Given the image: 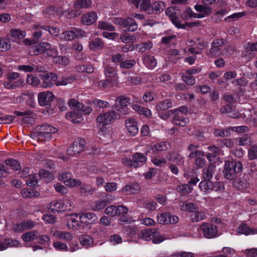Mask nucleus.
Wrapping results in <instances>:
<instances>
[{
    "instance_id": "20e7f679",
    "label": "nucleus",
    "mask_w": 257,
    "mask_h": 257,
    "mask_svg": "<svg viewBox=\"0 0 257 257\" xmlns=\"http://www.w3.org/2000/svg\"><path fill=\"white\" fill-rule=\"evenodd\" d=\"M47 208L53 212L70 211L73 208V202L68 199L63 200H54L50 203Z\"/></svg>"
},
{
    "instance_id": "09e8293b",
    "label": "nucleus",
    "mask_w": 257,
    "mask_h": 257,
    "mask_svg": "<svg viewBox=\"0 0 257 257\" xmlns=\"http://www.w3.org/2000/svg\"><path fill=\"white\" fill-rule=\"evenodd\" d=\"M37 231H31L23 234L22 236L23 239L25 241H30L34 240L37 238Z\"/></svg>"
},
{
    "instance_id": "864d4df0",
    "label": "nucleus",
    "mask_w": 257,
    "mask_h": 257,
    "mask_svg": "<svg viewBox=\"0 0 257 257\" xmlns=\"http://www.w3.org/2000/svg\"><path fill=\"white\" fill-rule=\"evenodd\" d=\"M151 6L150 0H142L140 9L141 11H144L147 12L148 14H150Z\"/></svg>"
},
{
    "instance_id": "8fccbe9b",
    "label": "nucleus",
    "mask_w": 257,
    "mask_h": 257,
    "mask_svg": "<svg viewBox=\"0 0 257 257\" xmlns=\"http://www.w3.org/2000/svg\"><path fill=\"white\" fill-rule=\"evenodd\" d=\"M75 7L76 9L87 8L90 7L91 2L90 0H76Z\"/></svg>"
},
{
    "instance_id": "6e6d98bb",
    "label": "nucleus",
    "mask_w": 257,
    "mask_h": 257,
    "mask_svg": "<svg viewBox=\"0 0 257 257\" xmlns=\"http://www.w3.org/2000/svg\"><path fill=\"white\" fill-rule=\"evenodd\" d=\"M11 34L12 37L18 39H22L25 37L26 32L19 29L11 30Z\"/></svg>"
},
{
    "instance_id": "603ef678",
    "label": "nucleus",
    "mask_w": 257,
    "mask_h": 257,
    "mask_svg": "<svg viewBox=\"0 0 257 257\" xmlns=\"http://www.w3.org/2000/svg\"><path fill=\"white\" fill-rule=\"evenodd\" d=\"M7 165L10 166L12 169L15 170H19L21 168V165L16 160L7 159L5 161Z\"/></svg>"
},
{
    "instance_id": "3c124183",
    "label": "nucleus",
    "mask_w": 257,
    "mask_h": 257,
    "mask_svg": "<svg viewBox=\"0 0 257 257\" xmlns=\"http://www.w3.org/2000/svg\"><path fill=\"white\" fill-rule=\"evenodd\" d=\"M116 84V81L112 79H105L99 82L98 85L100 87L105 88L107 87H112Z\"/></svg>"
},
{
    "instance_id": "f3484780",
    "label": "nucleus",
    "mask_w": 257,
    "mask_h": 257,
    "mask_svg": "<svg viewBox=\"0 0 257 257\" xmlns=\"http://www.w3.org/2000/svg\"><path fill=\"white\" fill-rule=\"evenodd\" d=\"M166 14L168 16L172 23L178 28L185 29V26L180 22L179 18L175 13V9L173 7L168 8L166 10Z\"/></svg>"
},
{
    "instance_id": "0e129e2a",
    "label": "nucleus",
    "mask_w": 257,
    "mask_h": 257,
    "mask_svg": "<svg viewBox=\"0 0 257 257\" xmlns=\"http://www.w3.org/2000/svg\"><path fill=\"white\" fill-rule=\"evenodd\" d=\"M182 79L188 85H193L195 83V79L193 76L184 73Z\"/></svg>"
},
{
    "instance_id": "f03ea898",
    "label": "nucleus",
    "mask_w": 257,
    "mask_h": 257,
    "mask_svg": "<svg viewBox=\"0 0 257 257\" xmlns=\"http://www.w3.org/2000/svg\"><path fill=\"white\" fill-rule=\"evenodd\" d=\"M147 158L143 154L136 153L131 158H123L121 160L123 164L131 168H138L142 166L146 162Z\"/></svg>"
},
{
    "instance_id": "a19ab883",
    "label": "nucleus",
    "mask_w": 257,
    "mask_h": 257,
    "mask_svg": "<svg viewBox=\"0 0 257 257\" xmlns=\"http://www.w3.org/2000/svg\"><path fill=\"white\" fill-rule=\"evenodd\" d=\"M198 208V207L196 205L191 202L184 203L180 206L181 210L185 211H188L190 212L191 214L193 213Z\"/></svg>"
},
{
    "instance_id": "c9c22d12",
    "label": "nucleus",
    "mask_w": 257,
    "mask_h": 257,
    "mask_svg": "<svg viewBox=\"0 0 257 257\" xmlns=\"http://www.w3.org/2000/svg\"><path fill=\"white\" fill-rule=\"evenodd\" d=\"M44 45L46 46L44 56L55 58L58 55L57 50L52 47L51 45L48 43H47V44Z\"/></svg>"
},
{
    "instance_id": "f704fd0d",
    "label": "nucleus",
    "mask_w": 257,
    "mask_h": 257,
    "mask_svg": "<svg viewBox=\"0 0 257 257\" xmlns=\"http://www.w3.org/2000/svg\"><path fill=\"white\" fill-rule=\"evenodd\" d=\"M214 171V167L210 165L205 168L203 170L202 176L204 180H210L213 176V173Z\"/></svg>"
},
{
    "instance_id": "423d86ee",
    "label": "nucleus",
    "mask_w": 257,
    "mask_h": 257,
    "mask_svg": "<svg viewBox=\"0 0 257 257\" xmlns=\"http://www.w3.org/2000/svg\"><path fill=\"white\" fill-rule=\"evenodd\" d=\"M7 78L9 80L4 83V86L7 88L15 89L25 84V80L22 78L17 72L8 73L7 75Z\"/></svg>"
},
{
    "instance_id": "39448f33",
    "label": "nucleus",
    "mask_w": 257,
    "mask_h": 257,
    "mask_svg": "<svg viewBox=\"0 0 257 257\" xmlns=\"http://www.w3.org/2000/svg\"><path fill=\"white\" fill-rule=\"evenodd\" d=\"M242 164L240 162H226L224 165V176L228 179L232 180L242 170Z\"/></svg>"
},
{
    "instance_id": "9b49d317",
    "label": "nucleus",
    "mask_w": 257,
    "mask_h": 257,
    "mask_svg": "<svg viewBox=\"0 0 257 257\" xmlns=\"http://www.w3.org/2000/svg\"><path fill=\"white\" fill-rule=\"evenodd\" d=\"M68 104L71 108L77 110L79 113L87 114L90 113L92 110L91 107L89 106H85L75 99H72L69 100Z\"/></svg>"
},
{
    "instance_id": "b1692460",
    "label": "nucleus",
    "mask_w": 257,
    "mask_h": 257,
    "mask_svg": "<svg viewBox=\"0 0 257 257\" xmlns=\"http://www.w3.org/2000/svg\"><path fill=\"white\" fill-rule=\"evenodd\" d=\"M123 27L125 32H134L138 29V25L135 19L128 17L124 19Z\"/></svg>"
},
{
    "instance_id": "2f4dec72",
    "label": "nucleus",
    "mask_w": 257,
    "mask_h": 257,
    "mask_svg": "<svg viewBox=\"0 0 257 257\" xmlns=\"http://www.w3.org/2000/svg\"><path fill=\"white\" fill-rule=\"evenodd\" d=\"M106 206L105 201L103 199H99L92 202L90 207L92 210L99 211L103 209Z\"/></svg>"
},
{
    "instance_id": "a18cd8bd",
    "label": "nucleus",
    "mask_w": 257,
    "mask_h": 257,
    "mask_svg": "<svg viewBox=\"0 0 257 257\" xmlns=\"http://www.w3.org/2000/svg\"><path fill=\"white\" fill-rule=\"evenodd\" d=\"M75 78L73 76H69L63 77L61 80L56 81V86L67 85L71 84L75 80Z\"/></svg>"
},
{
    "instance_id": "a211bd4d",
    "label": "nucleus",
    "mask_w": 257,
    "mask_h": 257,
    "mask_svg": "<svg viewBox=\"0 0 257 257\" xmlns=\"http://www.w3.org/2000/svg\"><path fill=\"white\" fill-rule=\"evenodd\" d=\"M80 214L79 220L81 223L93 224L98 220L97 216L94 213L82 212Z\"/></svg>"
},
{
    "instance_id": "c756f323",
    "label": "nucleus",
    "mask_w": 257,
    "mask_h": 257,
    "mask_svg": "<svg viewBox=\"0 0 257 257\" xmlns=\"http://www.w3.org/2000/svg\"><path fill=\"white\" fill-rule=\"evenodd\" d=\"M80 213H74L70 215L68 219V223L72 224V228L74 229L80 226L79 220Z\"/></svg>"
},
{
    "instance_id": "de8ad7c7",
    "label": "nucleus",
    "mask_w": 257,
    "mask_h": 257,
    "mask_svg": "<svg viewBox=\"0 0 257 257\" xmlns=\"http://www.w3.org/2000/svg\"><path fill=\"white\" fill-rule=\"evenodd\" d=\"M104 73L106 77L108 78H114L117 76V72L115 68L106 66L104 69Z\"/></svg>"
},
{
    "instance_id": "412c9836",
    "label": "nucleus",
    "mask_w": 257,
    "mask_h": 257,
    "mask_svg": "<svg viewBox=\"0 0 257 257\" xmlns=\"http://www.w3.org/2000/svg\"><path fill=\"white\" fill-rule=\"evenodd\" d=\"M97 16L96 13L90 12L82 15L81 23L84 25L89 26L94 23L97 20Z\"/></svg>"
},
{
    "instance_id": "f8f14e48",
    "label": "nucleus",
    "mask_w": 257,
    "mask_h": 257,
    "mask_svg": "<svg viewBox=\"0 0 257 257\" xmlns=\"http://www.w3.org/2000/svg\"><path fill=\"white\" fill-rule=\"evenodd\" d=\"M157 221L162 224H175L179 221V217L170 213H162L157 216Z\"/></svg>"
},
{
    "instance_id": "473e14b6",
    "label": "nucleus",
    "mask_w": 257,
    "mask_h": 257,
    "mask_svg": "<svg viewBox=\"0 0 257 257\" xmlns=\"http://www.w3.org/2000/svg\"><path fill=\"white\" fill-rule=\"evenodd\" d=\"M212 182L210 180H203L199 184L201 191L204 194H207L212 191Z\"/></svg>"
},
{
    "instance_id": "bb28decb",
    "label": "nucleus",
    "mask_w": 257,
    "mask_h": 257,
    "mask_svg": "<svg viewBox=\"0 0 257 257\" xmlns=\"http://www.w3.org/2000/svg\"><path fill=\"white\" fill-rule=\"evenodd\" d=\"M44 44H47V43L42 42L38 45L32 46L30 48V53L33 55H38L40 54H43L44 55L46 47Z\"/></svg>"
},
{
    "instance_id": "e2e57ef3",
    "label": "nucleus",
    "mask_w": 257,
    "mask_h": 257,
    "mask_svg": "<svg viewBox=\"0 0 257 257\" xmlns=\"http://www.w3.org/2000/svg\"><path fill=\"white\" fill-rule=\"evenodd\" d=\"M248 156L250 160H253L257 158V145H254L250 147L248 151Z\"/></svg>"
},
{
    "instance_id": "2eb2a0df",
    "label": "nucleus",
    "mask_w": 257,
    "mask_h": 257,
    "mask_svg": "<svg viewBox=\"0 0 257 257\" xmlns=\"http://www.w3.org/2000/svg\"><path fill=\"white\" fill-rule=\"evenodd\" d=\"M85 32L77 28H73L72 30L66 31L62 33L64 35V39L66 41L74 40L76 37L84 36Z\"/></svg>"
},
{
    "instance_id": "bf43d9fd",
    "label": "nucleus",
    "mask_w": 257,
    "mask_h": 257,
    "mask_svg": "<svg viewBox=\"0 0 257 257\" xmlns=\"http://www.w3.org/2000/svg\"><path fill=\"white\" fill-rule=\"evenodd\" d=\"M168 148L167 144L165 142H161L154 145L152 147V151L155 152L156 151H161L167 150Z\"/></svg>"
},
{
    "instance_id": "e433bc0d",
    "label": "nucleus",
    "mask_w": 257,
    "mask_h": 257,
    "mask_svg": "<svg viewBox=\"0 0 257 257\" xmlns=\"http://www.w3.org/2000/svg\"><path fill=\"white\" fill-rule=\"evenodd\" d=\"M230 127L225 129L215 128L213 131V134L216 137H226L230 136Z\"/></svg>"
},
{
    "instance_id": "cd10ccee",
    "label": "nucleus",
    "mask_w": 257,
    "mask_h": 257,
    "mask_svg": "<svg viewBox=\"0 0 257 257\" xmlns=\"http://www.w3.org/2000/svg\"><path fill=\"white\" fill-rule=\"evenodd\" d=\"M206 214L204 211L199 210L198 208L193 213L190 214L191 220L193 222H199L204 219Z\"/></svg>"
},
{
    "instance_id": "6e6552de",
    "label": "nucleus",
    "mask_w": 257,
    "mask_h": 257,
    "mask_svg": "<svg viewBox=\"0 0 257 257\" xmlns=\"http://www.w3.org/2000/svg\"><path fill=\"white\" fill-rule=\"evenodd\" d=\"M117 114L114 110H110L99 114L96 118L97 122L102 126L112 123L117 118Z\"/></svg>"
},
{
    "instance_id": "5701e85b",
    "label": "nucleus",
    "mask_w": 257,
    "mask_h": 257,
    "mask_svg": "<svg viewBox=\"0 0 257 257\" xmlns=\"http://www.w3.org/2000/svg\"><path fill=\"white\" fill-rule=\"evenodd\" d=\"M255 234H257V229L250 228L244 223L241 224L236 229V234L248 235Z\"/></svg>"
},
{
    "instance_id": "13d9d810",
    "label": "nucleus",
    "mask_w": 257,
    "mask_h": 257,
    "mask_svg": "<svg viewBox=\"0 0 257 257\" xmlns=\"http://www.w3.org/2000/svg\"><path fill=\"white\" fill-rule=\"evenodd\" d=\"M98 28L101 30L112 31L114 30V27L108 23L105 22H100L98 24Z\"/></svg>"
},
{
    "instance_id": "37998d69",
    "label": "nucleus",
    "mask_w": 257,
    "mask_h": 257,
    "mask_svg": "<svg viewBox=\"0 0 257 257\" xmlns=\"http://www.w3.org/2000/svg\"><path fill=\"white\" fill-rule=\"evenodd\" d=\"M26 184L30 187L35 186L38 182V178L36 174H30L26 177L25 180Z\"/></svg>"
},
{
    "instance_id": "a878e982",
    "label": "nucleus",
    "mask_w": 257,
    "mask_h": 257,
    "mask_svg": "<svg viewBox=\"0 0 257 257\" xmlns=\"http://www.w3.org/2000/svg\"><path fill=\"white\" fill-rule=\"evenodd\" d=\"M199 148V145L190 144L188 147V150L190 152L189 155L190 158H194L197 157H203L204 156V153L197 149Z\"/></svg>"
},
{
    "instance_id": "69168bd1",
    "label": "nucleus",
    "mask_w": 257,
    "mask_h": 257,
    "mask_svg": "<svg viewBox=\"0 0 257 257\" xmlns=\"http://www.w3.org/2000/svg\"><path fill=\"white\" fill-rule=\"evenodd\" d=\"M238 144L239 146L249 145L251 143V139L247 136H244L238 139Z\"/></svg>"
},
{
    "instance_id": "338daca9",
    "label": "nucleus",
    "mask_w": 257,
    "mask_h": 257,
    "mask_svg": "<svg viewBox=\"0 0 257 257\" xmlns=\"http://www.w3.org/2000/svg\"><path fill=\"white\" fill-rule=\"evenodd\" d=\"M39 175L41 178L46 179L47 180H52L53 175L48 171L45 170H40L39 172Z\"/></svg>"
},
{
    "instance_id": "4468645a",
    "label": "nucleus",
    "mask_w": 257,
    "mask_h": 257,
    "mask_svg": "<svg viewBox=\"0 0 257 257\" xmlns=\"http://www.w3.org/2000/svg\"><path fill=\"white\" fill-rule=\"evenodd\" d=\"M57 75L54 73L50 72L44 74L42 75L43 80L42 87L46 88L53 86L54 83L56 84V81H58L57 80Z\"/></svg>"
},
{
    "instance_id": "c85d7f7f",
    "label": "nucleus",
    "mask_w": 257,
    "mask_h": 257,
    "mask_svg": "<svg viewBox=\"0 0 257 257\" xmlns=\"http://www.w3.org/2000/svg\"><path fill=\"white\" fill-rule=\"evenodd\" d=\"M166 6L164 3L161 1H157L153 3L151 6L150 14H159L163 12Z\"/></svg>"
},
{
    "instance_id": "aec40b11",
    "label": "nucleus",
    "mask_w": 257,
    "mask_h": 257,
    "mask_svg": "<svg viewBox=\"0 0 257 257\" xmlns=\"http://www.w3.org/2000/svg\"><path fill=\"white\" fill-rule=\"evenodd\" d=\"M51 234L56 239H61L65 241L72 240L73 235L69 232L55 229L51 231Z\"/></svg>"
},
{
    "instance_id": "680f3d73",
    "label": "nucleus",
    "mask_w": 257,
    "mask_h": 257,
    "mask_svg": "<svg viewBox=\"0 0 257 257\" xmlns=\"http://www.w3.org/2000/svg\"><path fill=\"white\" fill-rule=\"evenodd\" d=\"M136 63V62L135 60H125L121 62L120 63L119 66L121 68L130 69L132 68Z\"/></svg>"
},
{
    "instance_id": "58836bf2",
    "label": "nucleus",
    "mask_w": 257,
    "mask_h": 257,
    "mask_svg": "<svg viewBox=\"0 0 257 257\" xmlns=\"http://www.w3.org/2000/svg\"><path fill=\"white\" fill-rule=\"evenodd\" d=\"M169 159L173 162L177 163L178 165L183 164L184 161V158L182 157L179 154L177 153H173L169 155Z\"/></svg>"
},
{
    "instance_id": "9d476101",
    "label": "nucleus",
    "mask_w": 257,
    "mask_h": 257,
    "mask_svg": "<svg viewBox=\"0 0 257 257\" xmlns=\"http://www.w3.org/2000/svg\"><path fill=\"white\" fill-rule=\"evenodd\" d=\"M86 142L84 139L77 138L75 140L72 145L67 149L68 155L73 156L81 152L84 148Z\"/></svg>"
},
{
    "instance_id": "0eeeda50",
    "label": "nucleus",
    "mask_w": 257,
    "mask_h": 257,
    "mask_svg": "<svg viewBox=\"0 0 257 257\" xmlns=\"http://www.w3.org/2000/svg\"><path fill=\"white\" fill-rule=\"evenodd\" d=\"M200 229L206 238H213L219 235L217 227L211 223H203L200 226Z\"/></svg>"
},
{
    "instance_id": "7ed1b4c3",
    "label": "nucleus",
    "mask_w": 257,
    "mask_h": 257,
    "mask_svg": "<svg viewBox=\"0 0 257 257\" xmlns=\"http://www.w3.org/2000/svg\"><path fill=\"white\" fill-rule=\"evenodd\" d=\"M138 238L144 240H152L154 243H160L164 240V237L161 235L156 229H144L138 234Z\"/></svg>"
},
{
    "instance_id": "72a5a7b5",
    "label": "nucleus",
    "mask_w": 257,
    "mask_h": 257,
    "mask_svg": "<svg viewBox=\"0 0 257 257\" xmlns=\"http://www.w3.org/2000/svg\"><path fill=\"white\" fill-rule=\"evenodd\" d=\"M18 244V240L7 239L3 242H0V251L4 250L9 247L16 246Z\"/></svg>"
},
{
    "instance_id": "4c0bfd02",
    "label": "nucleus",
    "mask_w": 257,
    "mask_h": 257,
    "mask_svg": "<svg viewBox=\"0 0 257 257\" xmlns=\"http://www.w3.org/2000/svg\"><path fill=\"white\" fill-rule=\"evenodd\" d=\"M21 194L23 198H30L33 197H36L38 195V192L32 189L25 188L21 190Z\"/></svg>"
},
{
    "instance_id": "052dcab7",
    "label": "nucleus",
    "mask_w": 257,
    "mask_h": 257,
    "mask_svg": "<svg viewBox=\"0 0 257 257\" xmlns=\"http://www.w3.org/2000/svg\"><path fill=\"white\" fill-rule=\"evenodd\" d=\"M94 104L97 107L103 108H107L109 106V102L101 100L99 99H95L93 101Z\"/></svg>"
},
{
    "instance_id": "4be33fe9",
    "label": "nucleus",
    "mask_w": 257,
    "mask_h": 257,
    "mask_svg": "<svg viewBox=\"0 0 257 257\" xmlns=\"http://www.w3.org/2000/svg\"><path fill=\"white\" fill-rule=\"evenodd\" d=\"M125 126L130 135L134 136L139 132V128L135 119L129 118L125 120Z\"/></svg>"
},
{
    "instance_id": "ea45409f",
    "label": "nucleus",
    "mask_w": 257,
    "mask_h": 257,
    "mask_svg": "<svg viewBox=\"0 0 257 257\" xmlns=\"http://www.w3.org/2000/svg\"><path fill=\"white\" fill-rule=\"evenodd\" d=\"M173 121L174 123L179 126H185L189 123V120L188 118L180 117L179 115L175 114L173 117Z\"/></svg>"
},
{
    "instance_id": "1a4fd4ad",
    "label": "nucleus",
    "mask_w": 257,
    "mask_h": 257,
    "mask_svg": "<svg viewBox=\"0 0 257 257\" xmlns=\"http://www.w3.org/2000/svg\"><path fill=\"white\" fill-rule=\"evenodd\" d=\"M224 40L217 39L211 43V48L207 52V55L211 57H218L222 54V46L224 45Z\"/></svg>"
},
{
    "instance_id": "393cba45",
    "label": "nucleus",
    "mask_w": 257,
    "mask_h": 257,
    "mask_svg": "<svg viewBox=\"0 0 257 257\" xmlns=\"http://www.w3.org/2000/svg\"><path fill=\"white\" fill-rule=\"evenodd\" d=\"M140 190L141 187L138 183L127 185L122 190V192L126 195L138 193Z\"/></svg>"
},
{
    "instance_id": "6ab92c4d",
    "label": "nucleus",
    "mask_w": 257,
    "mask_h": 257,
    "mask_svg": "<svg viewBox=\"0 0 257 257\" xmlns=\"http://www.w3.org/2000/svg\"><path fill=\"white\" fill-rule=\"evenodd\" d=\"M35 225V223L34 221L28 220L21 222L20 223L14 224L13 229L15 232H21L24 230L32 228Z\"/></svg>"
},
{
    "instance_id": "c03bdc74",
    "label": "nucleus",
    "mask_w": 257,
    "mask_h": 257,
    "mask_svg": "<svg viewBox=\"0 0 257 257\" xmlns=\"http://www.w3.org/2000/svg\"><path fill=\"white\" fill-rule=\"evenodd\" d=\"M172 106V101L169 99H166L160 102L156 107L158 110H164L171 108Z\"/></svg>"
},
{
    "instance_id": "5fc2aeb1",
    "label": "nucleus",
    "mask_w": 257,
    "mask_h": 257,
    "mask_svg": "<svg viewBox=\"0 0 257 257\" xmlns=\"http://www.w3.org/2000/svg\"><path fill=\"white\" fill-rule=\"evenodd\" d=\"M53 246L56 250L59 251H68L69 247L67 245L61 241H56L53 243Z\"/></svg>"
},
{
    "instance_id": "ddd939ff",
    "label": "nucleus",
    "mask_w": 257,
    "mask_h": 257,
    "mask_svg": "<svg viewBox=\"0 0 257 257\" xmlns=\"http://www.w3.org/2000/svg\"><path fill=\"white\" fill-rule=\"evenodd\" d=\"M128 97H117L115 100L114 108L123 114L128 113L127 104L128 103Z\"/></svg>"
},
{
    "instance_id": "49530a36",
    "label": "nucleus",
    "mask_w": 257,
    "mask_h": 257,
    "mask_svg": "<svg viewBox=\"0 0 257 257\" xmlns=\"http://www.w3.org/2000/svg\"><path fill=\"white\" fill-rule=\"evenodd\" d=\"M11 48V44L9 40L0 38V52H5Z\"/></svg>"
},
{
    "instance_id": "4d7b16f0",
    "label": "nucleus",
    "mask_w": 257,
    "mask_h": 257,
    "mask_svg": "<svg viewBox=\"0 0 257 257\" xmlns=\"http://www.w3.org/2000/svg\"><path fill=\"white\" fill-rule=\"evenodd\" d=\"M26 82L27 83L33 86H37L40 83L39 78L33 74L28 75Z\"/></svg>"
},
{
    "instance_id": "774afa93",
    "label": "nucleus",
    "mask_w": 257,
    "mask_h": 257,
    "mask_svg": "<svg viewBox=\"0 0 257 257\" xmlns=\"http://www.w3.org/2000/svg\"><path fill=\"white\" fill-rule=\"evenodd\" d=\"M172 257H194L193 253L186 251H180L174 253Z\"/></svg>"
},
{
    "instance_id": "79ce46f5",
    "label": "nucleus",
    "mask_w": 257,
    "mask_h": 257,
    "mask_svg": "<svg viewBox=\"0 0 257 257\" xmlns=\"http://www.w3.org/2000/svg\"><path fill=\"white\" fill-rule=\"evenodd\" d=\"M103 42L100 38H96L89 43V47L91 50H96L102 48Z\"/></svg>"
},
{
    "instance_id": "7c9ffc66",
    "label": "nucleus",
    "mask_w": 257,
    "mask_h": 257,
    "mask_svg": "<svg viewBox=\"0 0 257 257\" xmlns=\"http://www.w3.org/2000/svg\"><path fill=\"white\" fill-rule=\"evenodd\" d=\"M80 244L85 248H88L93 246L94 240L93 238L89 235H82L79 238Z\"/></svg>"
},
{
    "instance_id": "f257e3e1",
    "label": "nucleus",
    "mask_w": 257,
    "mask_h": 257,
    "mask_svg": "<svg viewBox=\"0 0 257 257\" xmlns=\"http://www.w3.org/2000/svg\"><path fill=\"white\" fill-rule=\"evenodd\" d=\"M58 128L48 124L37 125L33 133V138L38 142H44L52 139V134L57 133Z\"/></svg>"
},
{
    "instance_id": "dca6fc26",
    "label": "nucleus",
    "mask_w": 257,
    "mask_h": 257,
    "mask_svg": "<svg viewBox=\"0 0 257 257\" xmlns=\"http://www.w3.org/2000/svg\"><path fill=\"white\" fill-rule=\"evenodd\" d=\"M59 179L63 181L65 185L70 187L77 186L80 184V182L72 178L70 173H63L59 176Z\"/></svg>"
}]
</instances>
